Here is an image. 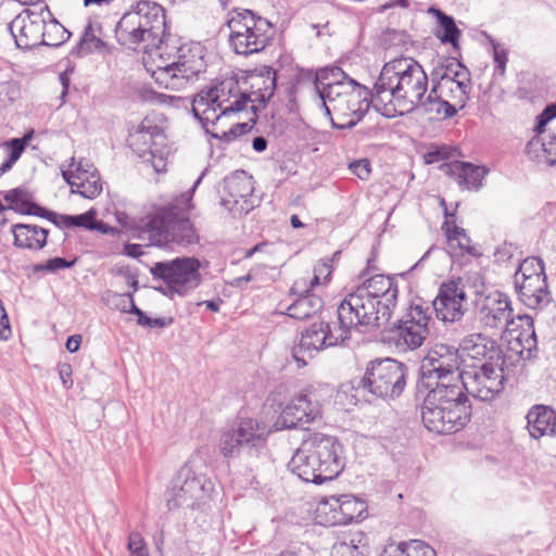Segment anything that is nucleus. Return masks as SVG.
Returning a JSON list of instances; mask_svg holds the SVG:
<instances>
[{"mask_svg": "<svg viewBox=\"0 0 556 556\" xmlns=\"http://www.w3.org/2000/svg\"><path fill=\"white\" fill-rule=\"evenodd\" d=\"M331 274V266L328 261L321 262L314 268V277L312 279L301 278L294 282L291 288L293 294H300L287 308L286 315L293 319L303 320L312 317L323 307L320 296L311 292V288L319 283V276Z\"/></svg>", "mask_w": 556, "mask_h": 556, "instance_id": "obj_21", "label": "nucleus"}, {"mask_svg": "<svg viewBox=\"0 0 556 556\" xmlns=\"http://www.w3.org/2000/svg\"><path fill=\"white\" fill-rule=\"evenodd\" d=\"M453 85L456 86L459 93L457 96H453V99L456 100V104L459 105L460 109H463L466 105V102L468 100V94L471 90V83H470V73L467 70L466 66H464L462 63H459V68L453 70L452 77L450 80H447V87L451 92H453Z\"/></svg>", "mask_w": 556, "mask_h": 556, "instance_id": "obj_40", "label": "nucleus"}, {"mask_svg": "<svg viewBox=\"0 0 556 556\" xmlns=\"http://www.w3.org/2000/svg\"><path fill=\"white\" fill-rule=\"evenodd\" d=\"M34 137V130L30 129L21 138H13L2 143V148L9 152L8 157L14 164L18 161L29 141Z\"/></svg>", "mask_w": 556, "mask_h": 556, "instance_id": "obj_45", "label": "nucleus"}, {"mask_svg": "<svg viewBox=\"0 0 556 556\" xmlns=\"http://www.w3.org/2000/svg\"><path fill=\"white\" fill-rule=\"evenodd\" d=\"M380 556H437V552L424 541L412 540L387 545Z\"/></svg>", "mask_w": 556, "mask_h": 556, "instance_id": "obj_38", "label": "nucleus"}, {"mask_svg": "<svg viewBox=\"0 0 556 556\" xmlns=\"http://www.w3.org/2000/svg\"><path fill=\"white\" fill-rule=\"evenodd\" d=\"M165 134L152 118L146 117L138 125L137 129L129 135L128 144L132 151L144 159L160 146H164Z\"/></svg>", "mask_w": 556, "mask_h": 556, "instance_id": "obj_28", "label": "nucleus"}, {"mask_svg": "<svg viewBox=\"0 0 556 556\" xmlns=\"http://www.w3.org/2000/svg\"><path fill=\"white\" fill-rule=\"evenodd\" d=\"M229 45L236 54L251 55L265 50L273 40L274 26L248 9L236 10L228 20Z\"/></svg>", "mask_w": 556, "mask_h": 556, "instance_id": "obj_10", "label": "nucleus"}, {"mask_svg": "<svg viewBox=\"0 0 556 556\" xmlns=\"http://www.w3.org/2000/svg\"><path fill=\"white\" fill-rule=\"evenodd\" d=\"M328 392L325 384L305 386L283 408L277 422L281 428L292 429L315 421L321 416V403Z\"/></svg>", "mask_w": 556, "mask_h": 556, "instance_id": "obj_17", "label": "nucleus"}, {"mask_svg": "<svg viewBox=\"0 0 556 556\" xmlns=\"http://www.w3.org/2000/svg\"><path fill=\"white\" fill-rule=\"evenodd\" d=\"M504 357L470 365L460 375L463 392L483 402L494 400L504 389Z\"/></svg>", "mask_w": 556, "mask_h": 556, "instance_id": "obj_16", "label": "nucleus"}, {"mask_svg": "<svg viewBox=\"0 0 556 556\" xmlns=\"http://www.w3.org/2000/svg\"><path fill=\"white\" fill-rule=\"evenodd\" d=\"M201 263L194 256H181L170 261L156 262L150 268L154 279L165 283L163 294L169 299L187 296L203 281Z\"/></svg>", "mask_w": 556, "mask_h": 556, "instance_id": "obj_14", "label": "nucleus"}, {"mask_svg": "<svg viewBox=\"0 0 556 556\" xmlns=\"http://www.w3.org/2000/svg\"><path fill=\"white\" fill-rule=\"evenodd\" d=\"M103 47L104 41L97 36L93 24L89 22L72 53L76 55H86L92 51L101 50Z\"/></svg>", "mask_w": 556, "mask_h": 556, "instance_id": "obj_42", "label": "nucleus"}, {"mask_svg": "<svg viewBox=\"0 0 556 556\" xmlns=\"http://www.w3.org/2000/svg\"><path fill=\"white\" fill-rule=\"evenodd\" d=\"M441 169L446 175L454 178L462 189L466 190H478L488 174V169L484 167L462 161L444 163Z\"/></svg>", "mask_w": 556, "mask_h": 556, "instance_id": "obj_30", "label": "nucleus"}, {"mask_svg": "<svg viewBox=\"0 0 556 556\" xmlns=\"http://www.w3.org/2000/svg\"><path fill=\"white\" fill-rule=\"evenodd\" d=\"M349 168L362 180H367L371 173L370 162L367 159H361L350 163Z\"/></svg>", "mask_w": 556, "mask_h": 556, "instance_id": "obj_52", "label": "nucleus"}, {"mask_svg": "<svg viewBox=\"0 0 556 556\" xmlns=\"http://www.w3.org/2000/svg\"><path fill=\"white\" fill-rule=\"evenodd\" d=\"M81 343V336L80 334H74L67 338L66 340V350L70 353H75L79 350Z\"/></svg>", "mask_w": 556, "mask_h": 556, "instance_id": "obj_60", "label": "nucleus"}, {"mask_svg": "<svg viewBox=\"0 0 556 556\" xmlns=\"http://www.w3.org/2000/svg\"><path fill=\"white\" fill-rule=\"evenodd\" d=\"M59 376L62 381L63 387L68 390L73 387V379H72V366L70 364H61L59 365Z\"/></svg>", "mask_w": 556, "mask_h": 556, "instance_id": "obj_57", "label": "nucleus"}, {"mask_svg": "<svg viewBox=\"0 0 556 556\" xmlns=\"http://www.w3.org/2000/svg\"><path fill=\"white\" fill-rule=\"evenodd\" d=\"M127 548L130 556H149L147 545L139 532H131L128 536Z\"/></svg>", "mask_w": 556, "mask_h": 556, "instance_id": "obj_51", "label": "nucleus"}, {"mask_svg": "<svg viewBox=\"0 0 556 556\" xmlns=\"http://www.w3.org/2000/svg\"><path fill=\"white\" fill-rule=\"evenodd\" d=\"M529 434L533 439L556 434V412L546 405H534L526 416Z\"/></svg>", "mask_w": 556, "mask_h": 556, "instance_id": "obj_33", "label": "nucleus"}, {"mask_svg": "<svg viewBox=\"0 0 556 556\" xmlns=\"http://www.w3.org/2000/svg\"><path fill=\"white\" fill-rule=\"evenodd\" d=\"M341 453V444L334 437L311 433L291 457L288 468L305 482L323 484L342 471L344 463Z\"/></svg>", "mask_w": 556, "mask_h": 556, "instance_id": "obj_6", "label": "nucleus"}, {"mask_svg": "<svg viewBox=\"0 0 556 556\" xmlns=\"http://www.w3.org/2000/svg\"><path fill=\"white\" fill-rule=\"evenodd\" d=\"M518 318L520 321V330L516 337V341L521 348V352L527 351L530 354L538 345L534 321L529 315L519 316Z\"/></svg>", "mask_w": 556, "mask_h": 556, "instance_id": "obj_41", "label": "nucleus"}, {"mask_svg": "<svg viewBox=\"0 0 556 556\" xmlns=\"http://www.w3.org/2000/svg\"><path fill=\"white\" fill-rule=\"evenodd\" d=\"M476 314L478 320L486 328L509 330L514 324L513 307L509 296L500 291L480 294L476 301Z\"/></svg>", "mask_w": 556, "mask_h": 556, "instance_id": "obj_22", "label": "nucleus"}, {"mask_svg": "<svg viewBox=\"0 0 556 556\" xmlns=\"http://www.w3.org/2000/svg\"><path fill=\"white\" fill-rule=\"evenodd\" d=\"M484 36L486 37V39L489 40V42L492 46V55H493V61L495 63L494 76L504 77L506 64L508 62V51L504 47V45L497 42L494 38H492L488 34H484Z\"/></svg>", "mask_w": 556, "mask_h": 556, "instance_id": "obj_46", "label": "nucleus"}, {"mask_svg": "<svg viewBox=\"0 0 556 556\" xmlns=\"http://www.w3.org/2000/svg\"><path fill=\"white\" fill-rule=\"evenodd\" d=\"M62 224L67 227H84L86 229H100L94 220V213L88 211L79 215H61Z\"/></svg>", "mask_w": 556, "mask_h": 556, "instance_id": "obj_47", "label": "nucleus"}, {"mask_svg": "<svg viewBox=\"0 0 556 556\" xmlns=\"http://www.w3.org/2000/svg\"><path fill=\"white\" fill-rule=\"evenodd\" d=\"M64 180L71 186V191L86 199H94L102 192V181L97 168L85 160L72 159L68 169H62Z\"/></svg>", "mask_w": 556, "mask_h": 556, "instance_id": "obj_26", "label": "nucleus"}, {"mask_svg": "<svg viewBox=\"0 0 556 556\" xmlns=\"http://www.w3.org/2000/svg\"><path fill=\"white\" fill-rule=\"evenodd\" d=\"M356 85V80L349 77L340 67H325L320 70L315 79V88L321 101L326 100V94L334 87H341V91Z\"/></svg>", "mask_w": 556, "mask_h": 556, "instance_id": "obj_36", "label": "nucleus"}, {"mask_svg": "<svg viewBox=\"0 0 556 556\" xmlns=\"http://www.w3.org/2000/svg\"><path fill=\"white\" fill-rule=\"evenodd\" d=\"M556 117V103L548 104L536 117V135L527 143L526 153L539 164L556 166V134L546 131V124Z\"/></svg>", "mask_w": 556, "mask_h": 556, "instance_id": "obj_23", "label": "nucleus"}, {"mask_svg": "<svg viewBox=\"0 0 556 556\" xmlns=\"http://www.w3.org/2000/svg\"><path fill=\"white\" fill-rule=\"evenodd\" d=\"M269 433L265 422L253 418H239L222 432L219 452L227 458H239L245 468L253 471L268 459Z\"/></svg>", "mask_w": 556, "mask_h": 556, "instance_id": "obj_8", "label": "nucleus"}, {"mask_svg": "<svg viewBox=\"0 0 556 556\" xmlns=\"http://www.w3.org/2000/svg\"><path fill=\"white\" fill-rule=\"evenodd\" d=\"M444 212L446 219L442 225V230L446 237V248L440 249L435 245L430 247L413 268L419 266L432 253L435 252L440 253L441 255H448L450 257L464 255L479 257L481 255L479 250L473 244H471V239L466 233L465 229L458 227L454 220H450V217H454V214H450L446 207L444 208Z\"/></svg>", "mask_w": 556, "mask_h": 556, "instance_id": "obj_25", "label": "nucleus"}, {"mask_svg": "<svg viewBox=\"0 0 556 556\" xmlns=\"http://www.w3.org/2000/svg\"><path fill=\"white\" fill-rule=\"evenodd\" d=\"M173 318L157 317V318H149L148 328H165L172 325Z\"/></svg>", "mask_w": 556, "mask_h": 556, "instance_id": "obj_61", "label": "nucleus"}, {"mask_svg": "<svg viewBox=\"0 0 556 556\" xmlns=\"http://www.w3.org/2000/svg\"><path fill=\"white\" fill-rule=\"evenodd\" d=\"M397 279L389 275L366 278L338 306V320L351 330L368 333L387 326L397 303Z\"/></svg>", "mask_w": 556, "mask_h": 556, "instance_id": "obj_3", "label": "nucleus"}, {"mask_svg": "<svg viewBox=\"0 0 556 556\" xmlns=\"http://www.w3.org/2000/svg\"><path fill=\"white\" fill-rule=\"evenodd\" d=\"M451 155H452L451 147L445 146V144H442V146L433 144L425 153L424 159L427 164H434L440 161L450 159Z\"/></svg>", "mask_w": 556, "mask_h": 556, "instance_id": "obj_50", "label": "nucleus"}, {"mask_svg": "<svg viewBox=\"0 0 556 556\" xmlns=\"http://www.w3.org/2000/svg\"><path fill=\"white\" fill-rule=\"evenodd\" d=\"M75 263L76 258L67 261L63 257H53L49 258L46 263L35 265L34 270L55 273L60 269L72 268L75 265Z\"/></svg>", "mask_w": 556, "mask_h": 556, "instance_id": "obj_49", "label": "nucleus"}, {"mask_svg": "<svg viewBox=\"0 0 556 556\" xmlns=\"http://www.w3.org/2000/svg\"><path fill=\"white\" fill-rule=\"evenodd\" d=\"M368 94V89L357 81L342 91L341 87L331 88L321 103L332 127L348 129L361 122L369 108Z\"/></svg>", "mask_w": 556, "mask_h": 556, "instance_id": "obj_13", "label": "nucleus"}, {"mask_svg": "<svg viewBox=\"0 0 556 556\" xmlns=\"http://www.w3.org/2000/svg\"><path fill=\"white\" fill-rule=\"evenodd\" d=\"M124 251L126 255L135 258L143 254L142 245L135 243L126 244Z\"/></svg>", "mask_w": 556, "mask_h": 556, "instance_id": "obj_63", "label": "nucleus"}, {"mask_svg": "<svg viewBox=\"0 0 556 556\" xmlns=\"http://www.w3.org/2000/svg\"><path fill=\"white\" fill-rule=\"evenodd\" d=\"M3 199L10 204V208L21 214L45 217L56 224L58 215L35 203L31 194L24 188L18 187L7 191Z\"/></svg>", "mask_w": 556, "mask_h": 556, "instance_id": "obj_34", "label": "nucleus"}, {"mask_svg": "<svg viewBox=\"0 0 556 556\" xmlns=\"http://www.w3.org/2000/svg\"><path fill=\"white\" fill-rule=\"evenodd\" d=\"M458 349L463 354L473 361H477V364L490 361V358L494 359L497 357H504L495 342L482 333H471L466 336L462 340Z\"/></svg>", "mask_w": 556, "mask_h": 556, "instance_id": "obj_32", "label": "nucleus"}, {"mask_svg": "<svg viewBox=\"0 0 556 556\" xmlns=\"http://www.w3.org/2000/svg\"><path fill=\"white\" fill-rule=\"evenodd\" d=\"M428 85V75L416 60L396 58L382 66L374 85L372 99L382 115L402 116L419 104Z\"/></svg>", "mask_w": 556, "mask_h": 556, "instance_id": "obj_4", "label": "nucleus"}, {"mask_svg": "<svg viewBox=\"0 0 556 556\" xmlns=\"http://www.w3.org/2000/svg\"><path fill=\"white\" fill-rule=\"evenodd\" d=\"M543 261L539 257H528L523 260L515 273L514 283L529 280L532 277H545Z\"/></svg>", "mask_w": 556, "mask_h": 556, "instance_id": "obj_44", "label": "nucleus"}, {"mask_svg": "<svg viewBox=\"0 0 556 556\" xmlns=\"http://www.w3.org/2000/svg\"><path fill=\"white\" fill-rule=\"evenodd\" d=\"M14 245L21 249L41 250L47 244L48 229L28 224H15L11 227Z\"/></svg>", "mask_w": 556, "mask_h": 556, "instance_id": "obj_35", "label": "nucleus"}, {"mask_svg": "<svg viewBox=\"0 0 556 556\" xmlns=\"http://www.w3.org/2000/svg\"><path fill=\"white\" fill-rule=\"evenodd\" d=\"M331 556H365L364 552L356 544L355 539L350 541H340L333 544Z\"/></svg>", "mask_w": 556, "mask_h": 556, "instance_id": "obj_48", "label": "nucleus"}, {"mask_svg": "<svg viewBox=\"0 0 556 556\" xmlns=\"http://www.w3.org/2000/svg\"><path fill=\"white\" fill-rule=\"evenodd\" d=\"M400 7L402 9H407L409 7V0H387L384 3L380 5L379 11L384 12L391 8Z\"/></svg>", "mask_w": 556, "mask_h": 556, "instance_id": "obj_59", "label": "nucleus"}, {"mask_svg": "<svg viewBox=\"0 0 556 556\" xmlns=\"http://www.w3.org/2000/svg\"><path fill=\"white\" fill-rule=\"evenodd\" d=\"M206 170L202 172L190 190L175 198L167 205L155 207L153 212L140 218L117 212V222L132 238L148 241L150 245L169 248L172 244L188 247L197 243L199 237L188 213L193 207L194 190Z\"/></svg>", "mask_w": 556, "mask_h": 556, "instance_id": "obj_2", "label": "nucleus"}, {"mask_svg": "<svg viewBox=\"0 0 556 556\" xmlns=\"http://www.w3.org/2000/svg\"><path fill=\"white\" fill-rule=\"evenodd\" d=\"M252 147L256 152H263L267 148V140L262 136L255 137L252 140Z\"/></svg>", "mask_w": 556, "mask_h": 556, "instance_id": "obj_64", "label": "nucleus"}, {"mask_svg": "<svg viewBox=\"0 0 556 556\" xmlns=\"http://www.w3.org/2000/svg\"><path fill=\"white\" fill-rule=\"evenodd\" d=\"M431 312L428 306L413 304L406 313L386 332L383 340L397 353L418 350L427 340Z\"/></svg>", "mask_w": 556, "mask_h": 556, "instance_id": "obj_15", "label": "nucleus"}, {"mask_svg": "<svg viewBox=\"0 0 556 556\" xmlns=\"http://www.w3.org/2000/svg\"><path fill=\"white\" fill-rule=\"evenodd\" d=\"M115 36L122 46L146 52L161 49L166 35L164 8L153 1L141 0L125 12L115 27Z\"/></svg>", "mask_w": 556, "mask_h": 556, "instance_id": "obj_7", "label": "nucleus"}, {"mask_svg": "<svg viewBox=\"0 0 556 556\" xmlns=\"http://www.w3.org/2000/svg\"><path fill=\"white\" fill-rule=\"evenodd\" d=\"M254 185L252 176L245 172H236L224 179V194L220 204L233 216L248 214L253 207Z\"/></svg>", "mask_w": 556, "mask_h": 556, "instance_id": "obj_24", "label": "nucleus"}, {"mask_svg": "<svg viewBox=\"0 0 556 556\" xmlns=\"http://www.w3.org/2000/svg\"><path fill=\"white\" fill-rule=\"evenodd\" d=\"M459 61L455 58H448L439 62L430 73L431 86L438 89H445L447 80L452 77L453 70L459 68Z\"/></svg>", "mask_w": 556, "mask_h": 556, "instance_id": "obj_43", "label": "nucleus"}, {"mask_svg": "<svg viewBox=\"0 0 556 556\" xmlns=\"http://www.w3.org/2000/svg\"><path fill=\"white\" fill-rule=\"evenodd\" d=\"M443 90L438 89L435 86H431L428 96L419 102L427 112H434L438 115H442L443 118H450L457 114L455 104H451L446 99L443 98Z\"/></svg>", "mask_w": 556, "mask_h": 556, "instance_id": "obj_39", "label": "nucleus"}, {"mask_svg": "<svg viewBox=\"0 0 556 556\" xmlns=\"http://www.w3.org/2000/svg\"><path fill=\"white\" fill-rule=\"evenodd\" d=\"M11 336V327L3 303L0 300V340H8Z\"/></svg>", "mask_w": 556, "mask_h": 556, "instance_id": "obj_55", "label": "nucleus"}, {"mask_svg": "<svg viewBox=\"0 0 556 556\" xmlns=\"http://www.w3.org/2000/svg\"><path fill=\"white\" fill-rule=\"evenodd\" d=\"M159 152L160 150L156 149L151 154H148V156L144 157L143 160L144 162L150 163L156 173H162L163 170H165L166 163L163 155L157 154Z\"/></svg>", "mask_w": 556, "mask_h": 556, "instance_id": "obj_56", "label": "nucleus"}, {"mask_svg": "<svg viewBox=\"0 0 556 556\" xmlns=\"http://www.w3.org/2000/svg\"><path fill=\"white\" fill-rule=\"evenodd\" d=\"M386 39L390 42H399L406 45L408 35L405 31L390 30L386 34Z\"/></svg>", "mask_w": 556, "mask_h": 556, "instance_id": "obj_58", "label": "nucleus"}, {"mask_svg": "<svg viewBox=\"0 0 556 556\" xmlns=\"http://www.w3.org/2000/svg\"><path fill=\"white\" fill-rule=\"evenodd\" d=\"M214 490L213 481L198 473L190 462L180 467L167 491L168 509L192 506L195 500L208 495Z\"/></svg>", "mask_w": 556, "mask_h": 556, "instance_id": "obj_18", "label": "nucleus"}, {"mask_svg": "<svg viewBox=\"0 0 556 556\" xmlns=\"http://www.w3.org/2000/svg\"><path fill=\"white\" fill-rule=\"evenodd\" d=\"M250 96L242 89L236 77H228L216 85L201 90L191 101L193 116L206 132L224 116L243 111Z\"/></svg>", "mask_w": 556, "mask_h": 556, "instance_id": "obj_9", "label": "nucleus"}, {"mask_svg": "<svg viewBox=\"0 0 556 556\" xmlns=\"http://www.w3.org/2000/svg\"><path fill=\"white\" fill-rule=\"evenodd\" d=\"M467 300L465 290L456 282L442 283L439 293L432 302L438 319L444 323H455L465 314L464 302Z\"/></svg>", "mask_w": 556, "mask_h": 556, "instance_id": "obj_27", "label": "nucleus"}, {"mask_svg": "<svg viewBox=\"0 0 556 556\" xmlns=\"http://www.w3.org/2000/svg\"><path fill=\"white\" fill-rule=\"evenodd\" d=\"M462 363L459 349L445 343L433 344L422 359L417 389L427 391L421 420L429 431L455 433L470 419L471 405L459 383Z\"/></svg>", "mask_w": 556, "mask_h": 556, "instance_id": "obj_1", "label": "nucleus"}, {"mask_svg": "<svg viewBox=\"0 0 556 556\" xmlns=\"http://www.w3.org/2000/svg\"><path fill=\"white\" fill-rule=\"evenodd\" d=\"M244 84L249 85L250 90L247 94L250 96L248 103L251 102V109L256 111L255 102L265 106V104L274 96L277 87V71L270 66H262L251 73Z\"/></svg>", "mask_w": 556, "mask_h": 556, "instance_id": "obj_29", "label": "nucleus"}, {"mask_svg": "<svg viewBox=\"0 0 556 556\" xmlns=\"http://www.w3.org/2000/svg\"><path fill=\"white\" fill-rule=\"evenodd\" d=\"M349 339L350 334L340 324L336 327L327 321L314 323L302 332L298 346L293 349V357L302 368L306 365L305 354L311 357L314 352L342 344Z\"/></svg>", "mask_w": 556, "mask_h": 556, "instance_id": "obj_19", "label": "nucleus"}, {"mask_svg": "<svg viewBox=\"0 0 556 556\" xmlns=\"http://www.w3.org/2000/svg\"><path fill=\"white\" fill-rule=\"evenodd\" d=\"M520 301L529 308H543L552 300L545 277H532L515 285Z\"/></svg>", "mask_w": 556, "mask_h": 556, "instance_id": "obj_31", "label": "nucleus"}, {"mask_svg": "<svg viewBox=\"0 0 556 556\" xmlns=\"http://www.w3.org/2000/svg\"><path fill=\"white\" fill-rule=\"evenodd\" d=\"M514 252L515 248L511 243L504 242L500 244L494 252L495 262L502 264L510 261Z\"/></svg>", "mask_w": 556, "mask_h": 556, "instance_id": "obj_53", "label": "nucleus"}, {"mask_svg": "<svg viewBox=\"0 0 556 556\" xmlns=\"http://www.w3.org/2000/svg\"><path fill=\"white\" fill-rule=\"evenodd\" d=\"M9 29L20 49H31L39 45L59 47L71 37V33L59 22L47 24L41 12L28 9L10 23Z\"/></svg>", "mask_w": 556, "mask_h": 556, "instance_id": "obj_11", "label": "nucleus"}, {"mask_svg": "<svg viewBox=\"0 0 556 556\" xmlns=\"http://www.w3.org/2000/svg\"><path fill=\"white\" fill-rule=\"evenodd\" d=\"M248 127V124H237L233 128H230L228 131H223L220 135L218 132H214L213 129H211V132L213 137L220 138L226 141H230L238 137L239 135L243 134Z\"/></svg>", "mask_w": 556, "mask_h": 556, "instance_id": "obj_54", "label": "nucleus"}, {"mask_svg": "<svg viewBox=\"0 0 556 556\" xmlns=\"http://www.w3.org/2000/svg\"><path fill=\"white\" fill-rule=\"evenodd\" d=\"M366 511V503L352 494L325 496L317 504L316 520L326 527L345 526L363 519Z\"/></svg>", "mask_w": 556, "mask_h": 556, "instance_id": "obj_20", "label": "nucleus"}, {"mask_svg": "<svg viewBox=\"0 0 556 556\" xmlns=\"http://www.w3.org/2000/svg\"><path fill=\"white\" fill-rule=\"evenodd\" d=\"M408 367L394 358H375L366 364L358 388L383 400L397 399L406 388Z\"/></svg>", "mask_w": 556, "mask_h": 556, "instance_id": "obj_12", "label": "nucleus"}, {"mask_svg": "<svg viewBox=\"0 0 556 556\" xmlns=\"http://www.w3.org/2000/svg\"><path fill=\"white\" fill-rule=\"evenodd\" d=\"M205 48L199 42H181L167 36L154 59L152 77L165 89L180 90L206 68Z\"/></svg>", "mask_w": 556, "mask_h": 556, "instance_id": "obj_5", "label": "nucleus"}, {"mask_svg": "<svg viewBox=\"0 0 556 556\" xmlns=\"http://www.w3.org/2000/svg\"><path fill=\"white\" fill-rule=\"evenodd\" d=\"M59 80H60V84L62 86V92H61L60 98L62 99V103H64L65 102V98H66L67 92H68L71 79H70L67 73L63 72V73L60 74Z\"/></svg>", "mask_w": 556, "mask_h": 556, "instance_id": "obj_62", "label": "nucleus"}, {"mask_svg": "<svg viewBox=\"0 0 556 556\" xmlns=\"http://www.w3.org/2000/svg\"><path fill=\"white\" fill-rule=\"evenodd\" d=\"M428 12L435 16L438 21V28L434 31L435 37L442 43H450L453 48H458L462 31L457 27L454 17L433 7Z\"/></svg>", "mask_w": 556, "mask_h": 556, "instance_id": "obj_37", "label": "nucleus"}]
</instances>
